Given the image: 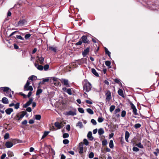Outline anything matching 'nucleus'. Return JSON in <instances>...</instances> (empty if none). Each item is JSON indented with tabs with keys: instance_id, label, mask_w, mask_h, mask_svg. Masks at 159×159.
I'll return each mask as SVG.
<instances>
[{
	"instance_id": "nucleus-15",
	"label": "nucleus",
	"mask_w": 159,
	"mask_h": 159,
	"mask_svg": "<svg viewBox=\"0 0 159 159\" xmlns=\"http://www.w3.org/2000/svg\"><path fill=\"white\" fill-rule=\"evenodd\" d=\"M13 111V109L12 108H8L5 110V112L8 115H10Z\"/></svg>"
},
{
	"instance_id": "nucleus-13",
	"label": "nucleus",
	"mask_w": 159,
	"mask_h": 159,
	"mask_svg": "<svg viewBox=\"0 0 159 159\" xmlns=\"http://www.w3.org/2000/svg\"><path fill=\"white\" fill-rule=\"evenodd\" d=\"M25 22L26 21L25 20H20L18 23L17 26H22L25 25Z\"/></svg>"
},
{
	"instance_id": "nucleus-62",
	"label": "nucleus",
	"mask_w": 159,
	"mask_h": 159,
	"mask_svg": "<svg viewBox=\"0 0 159 159\" xmlns=\"http://www.w3.org/2000/svg\"><path fill=\"white\" fill-rule=\"evenodd\" d=\"M6 157V154H3L1 156V159H4Z\"/></svg>"
},
{
	"instance_id": "nucleus-34",
	"label": "nucleus",
	"mask_w": 159,
	"mask_h": 159,
	"mask_svg": "<svg viewBox=\"0 0 159 159\" xmlns=\"http://www.w3.org/2000/svg\"><path fill=\"white\" fill-rule=\"evenodd\" d=\"M20 103L19 102H16L14 105V108L16 109H18L20 107Z\"/></svg>"
},
{
	"instance_id": "nucleus-28",
	"label": "nucleus",
	"mask_w": 159,
	"mask_h": 159,
	"mask_svg": "<svg viewBox=\"0 0 159 159\" xmlns=\"http://www.w3.org/2000/svg\"><path fill=\"white\" fill-rule=\"evenodd\" d=\"M7 153L8 157H11L14 156V154L13 152L11 151H8Z\"/></svg>"
},
{
	"instance_id": "nucleus-24",
	"label": "nucleus",
	"mask_w": 159,
	"mask_h": 159,
	"mask_svg": "<svg viewBox=\"0 0 159 159\" xmlns=\"http://www.w3.org/2000/svg\"><path fill=\"white\" fill-rule=\"evenodd\" d=\"M104 133V130L102 128H101L98 130V134L99 135H101Z\"/></svg>"
},
{
	"instance_id": "nucleus-12",
	"label": "nucleus",
	"mask_w": 159,
	"mask_h": 159,
	"mask_svg": "<svg viewBox=\"0 0 159 159\" xmlns=\"http://www.w3.org/2000/svg\"><path fill=\"white\" fill-rule=\"evenodd\" d=\"M92 133L91 131H89L88 133L87 137L91 141H92L93 139V137L92 136Z\"/></svg>"
},
{
	"instance_id": "nucleus-29",
	"label": "nucleus",
	"mask_w": 159,
	"mask_h": 159,
	"mask_svg": "<svg viewBox=\"0 0 159 159\" xmlns=\"http://www.w3.org/2000/svg\"><path fill=\"white\" fill-rule=\"evenodd\" d=\"M105 53L106 54H107L108 55V56L109 57H111V52L108 50L107 48L105 47Z\"/></svg>"
},
{
	"instance_id": "nucleus-63",
	"label": "nucleus",
	"mask_w": 159,
	"mask_h": 159,
	"mask_svg": "<svg viewBox=\"0 0 159 159\" xmlns=\"http://www.w3.org/2000/svg\"><path fill=\"white\" fill-rule=\"evenodd\" d=\"M66 129L68 131H69L70 129V126L69 125H68L66 126Z\"/></svg>"
},
{
	"instance_id": "nucleus-19",
	"label": "nucleus",
	"mask_w": 159,
	"mask_h": 159,
	"mask_svg": "<svg viewBox=\"0 0 159 159\" xmlns=\"http://www.w3.org/2000/svg\"><path fill=\"white\" fill-rule=\"evenodd\" d=\"M82 39L84 43H88V42L87 41V38L86 36L84 35L82 37Z\"/></svg>"
},
{
	"instance_id": "nucleus-61",
	"label": "nucleus",
	"mask_w": 159,
	"mask_h": 159,
	"mask_svg": "<svg viewBox=\"0 0 159 159\" xmlns=\"http://www.w3.org/2000/svg\"><path fill=\"white\" fill-rule=\"evenodd\" d=\"M26 110L29 112H30L32 111V109L30 107H28L26 108Z\"/></svg>"
},
{
	"instance_id": "nucleus-33",
	"label": "nucleus",
	"mask_w": 159,
	"mask_h": 159,
	"mask_svg": "<svg viewBox=\"0 0 159 159\" xmlns=\"http://www.w3.org/2000/svg\"><path fill=\"white\" fill-rule=\"evenodd\" d=\"M43 92V90L41 89H38L37 90L36 95H38L40 94L41 93Z\"/></svg>"
},
{
	"instance_id": "nucleus-35",
	"label": "nucleus",
	"mask_w": 159,
	"mask_h": 159,
	"mask_svg": "<svg viewBox=\"0 0 159 159\" xmlns=\"http://www.w3.org/2000/svg\"><path fill=\"white\" fill-rule=\"evenodd\" d=\"M87 112L90 114H93V111L90 108H89L86 109Z\"/></svg>"
},
{
	"instance_id": "nucleus-46",
	"label": "nucleus",
	"mask_w": 159,
	"mask_h": 159,
	"mask_svg": "<svg viewBox=\"0 0 159 159\" xmlns=\"http://www.w3.org/2000/svg\"><path fill=\"white\" fill-rule=\"evenodd\" d=\"M141 126V125L139 123L136 124L134 125V127L136 129L139 128Z\"/></svg>"
},
{
	"instance_id": "nucleus-21",
	"label": "nucleus",
	"mask_w": 159,
	"mask_h": 159,
	"mask_svg": "<svg viewBox=\"0 0 159 159\" xmlns=\"http://www.w3.org/2000/svg\"><path fill=\"white\" fill-rule=\"evenodd\" d=\"M92 73L96 76L98 77L99 76V75L97 72L96 71V70L94 68H92L91 69Z\"/></svg>"
},
{
	"instance_id": "nucleus-8",
	"label": "nucleus",
	"mask_w": 159,
	"mask_h": 159,
	"mask_svg": "<svg viewBox=\"0 0 159 159\" xmlns=\"http://www.w3.org/2000/svg\"><path fill=\"white\" fill-rule=\"evenodd\" d=\"M33 101V99L32 98H31L30 99L29 101L27 102L26 103L24 104L23 106V107L24 108H26L28 106H30L31 103H32Z\"/></svg>"
},
{
	"instance_id": "nucleus-54",
	"label": "nucleus",
	"mask_w": 159,
	"mask_h": 159,
	"mask_svg": "<svg viewBox=\"0 0 159 159\" xmlns=\"http://www.w3.org/2000/svg\"><path fill=\"white\" fill-rule=\"evenodd\" d=\"M63 143L65 144H67L69 143V141L67 139H65L63 140Z\"/></svg>"
},
{
	"instance_id": "nucleus-9",
	"label": "nucleus",
	"mask_w": 159,
	"mask_h": 159,
	"mask_svg": "<svg viewBox=\"0 0 159 159\" xmlns=\"http://www.w3.org/2000/svg\"><path fill=\"white\" fill-rule=\"evenodd\" d=\"M62 90L64 92L67 93L70 95H71L72 94L71 90L70 89H67L66 87H63Z\"/></svg>"
},
{
	"instance_id": "nucleus-14",
	"label": "nucleus",
	"mask_w": 159,
	"mask_h": 159,
	"mask_svg": "<svg viewBox=\"0 0 159 159\" xmlns=\"http://www.w3.org/2000/svg\"><path fill=\"white\" fill-rule=\"evenodd\" d=\"M5 146L7 148H10L13 146V144L11 142L8 141L6 142Z\"/></svg>"
},
{
	"instance_id": "nucleus-10",
	"label": "nucleus",
	"mask_w": 159,
	"mask_h": 159,
	"mask_svg": "<svg viewBox=\"0 0 159 159\" xmlns=\"http://www.w3.org/2000/svg\"><path fill=\"white\" fill-rule=\"evenodd\" d=\"M120 109L118 108L116 109L114 111V113L116 116L118 118L120 117V115L119 113L120 111Z\"/></svg>"
},
{
	"instance_id": "nucleus-7",
	"label": "nucleus",
	"mask_w": 159,
	"mask_h": 159,
	"mask_svg": "<svg viewBox=\"0 0 159 159\" xmlns=\"http://www.w3.org/2000/svg\"><path fill=\"white\" fill-rule=\"evenodd\" d=\"M2 90H3V91L6 92L5 95L6 96H8V93L9 92H11V90L8 87H4L0 88Z\"/></svg>"
},
{
	"instance_id": "nucleus-64",
	"label": "nucleus",
	"mask_w": 159,
	"mask_h": 159,
	"mask_svg": "<svg viewBox=\"0 0 159 159\" xmlns=\"http://www.w3.org/2000/svg\"><path fill=\"white\" fill-rule=\"evenodd\" d=\"M65 156L63 154H61V159H65Z\"/></svg>"
},
{
	"instance_id": "nucleus-60",
	"label": "nucleus",
	"mask_w": 159,
	"mask_h": 159,
	"mask_svg": "<svg viewBox=\"0 0 159 159\" xmlns=\"http://www.w3.org/2000/svg\"><path fill=\"white\" fill-rule=\"evenodd\" d=\"M52 80L54 82H56V81H57V80H58V79L55 77H53L52 78Z\"/></svg>"
},
{
	"instance_id": "nucleus-51",
	"label": "nucleus",
	"mask_w": 159,
	"mask_h": 159,
	"mask_svg": "<svg viewBox=\"0 0 159 159\" xmlns=\"http://www.w3.org/2000/svg\"><path fill=\"white\" fill-rule=\"evenodd\" d=\"M91 122L94 125H96L97 124V122L94 119H91Z\"/></svg>"
},
{
	"instance_id": "nucleus-56",
	"label": "nucleus",
	"mask_w": 159,
	"mask_h": 159,
	"mask_svg": "<svg viewBox=\"0 0 159 159\" xmlns=\"http://www.w3.org/2000/svg\"><path fill=\"white\" fill-rule=\"evenodd\" d=\"M102 145L103 146L106 145L107 143V142L106 140H104L102 141Z\"/></svg>"
},
{
	"instance_id": "nucleus-20",
	"label": "nucleus",
	"mask_w": 159,
	"mask_h": 159,
	"mask_svg": "<svg viewBox=\"0 0 159 159\" xmlns=\"http://www.w3.org/2000/svg\"><path fill=\"white\" fill-rule=\"evenodd\" d=\"M55 126L58 129H60L61 127V123L58 122H56L54 124Z\"/></svg>"
},
{
	"instance_id": "nucleus-47",
	"label": "nucleus",
	"mask_w": 159,
	"mask_h": 159,
	"mask_svg": "<svg viewBox=\"0 0 159 159\" xmlns=\"http://www.w3.org/2000/svg\"><path fill=\"white\" fill-rule=\"evenodd\" d=\"M49 68V65L48 64L44 66L43 67V69H44L45 70H47Z\"/></svg>"
},
{
	"instance_id": "nucleus-38",
	"label": "nucleus",
	"mask_w": 159,
	"mask_h": 159,
	"mask_svg": "<svg viewBox=\"0 0 159 159\" xmlns=\"http://www.w3.org/2000/svg\"><path fill=\"white\" fill-rule=\"evenodd\" d=\"M136 146H137L139 148H143V145L141 143H138L136 144Z\"/></svg>"
},
{
	"instance_id": "nucleus-55",
	"label": "nucleus",
	"mask_w": 159,
	"mask_h": 159,
	"mask_svg": "<svg viewBox=\"0 0 159 159\" xmlns=\"http://www.w3.org/2000/svg\"><path fill=\"white\" fill-rule=\"evenodd\" d=\"M69 136V135L68 133H64L63 134V137L64 138H68Z\"/></svg>"
},
{
	"instance_id": "nucleus-57",
	"label": "nucleus",
	"mask_w": 159,
	"mask_h": 159,
	"mask_svg": "<svg viewBox=\"0 0 159 159\" xmlns=\"http://www.w3.org/2000/svg\"><path fill=\"white\" fill-rule=\"evenodd\" d=\"M132 149L133 151L134 152H138L139 151V149L136 147H134Z\"/></svg>"
},
{
	"instance_id": "nucleus-1",
	"label": "nucleus",
	"mask_w": 159,
	"mask_h": 159,
	"mask_svg": "<svg viewBox=\"0 0 159 159\" xmlns=\"http://www.w3.org/2000/svg\"><path fill=\"white\" fill-rule=\"evenodd\" d=\"M30 81L29 80H27L24 87V91H29L27 95L28 98L31 96L32 93V91L33 90L32 86L30 85Z\"/></svg>"
},
{
	"instance_id": "nucleus-40",
	"label": "nucleus",
	"mask_w": 159,
	"mask_h": 159,
	"mask_svg": "<svg viewBox=\"0 0 159 159\" xmlns=\"http://www.w3.org/2000/svg\"><path fill=\"white\" fill-rule=\"evenodd\" d=\"M115 108V106L114 105H112L110 107V111L111 112H112Z\"/></svg>"
},
{
	"instance_id": "nucleus-5",
	"label": "nucleus",
	"mask_w": 159,
	"mask_h": 159,
	"mask_svg": "<svg viewBox=\"0 0 159 159\" xmlns=\"http://www.w3.org/2000/svg\"><path fill=\"white\" fill-rule=\"evenodd\" d=\"M105 95L106 96V102H109L111 98V92L109 90L107 91Z\"/></svg>"
},
{
	"instance_id": "nucleus-26",
	"label": "nucleus",
	"mask_w": 159,
	"mask_h": 159,
	"mask_svg": "<svg viewBox=\"0 0 159 159\" xmlns=\"http://www.w3.org/2000/svg\"><path fill=\"white\" fill-rule=\"evenodd\" d=\"M118 93L119 95L123 97H124L123 91L122 89H119L118 91Z\"/></svg>"
},
{
	"instance_id": "nucleus-17",
	"label": "nucleus",
	"mask_w": 159,
	"mask_h": 159,
	"mask_svg": "<svg viewBox=\"0 0 159 159\" xmlns=\"http://www.w3.org/2000/svg\"><path fill=\"white\" fill-rule=\"evenodd\" d=\"M37 57L38 58V60L39 61V63L41 64H42L43 63V62L44 61V58L42 57L39 56H37Z\"/></svg>"
},
{
	"instance_id": "nucleus-31",
	"label": "nucleus",
	"mask_w": 159,
	"mask_h": 159,
	"mask_svg": "<svg viewBox=\"0 0 159 159\" xmlns=\"http://www.w3.org/2000/svg\"><path fill=\"white\" fill-rule=\"evenodd\" d=\"M109 147L111 148H113L114 147L113 142L112 140H111L109 142Z\"/></svg>"
},
{
	"instance_id": "nucleus-59",
	"label": "nucleus",
	"mask_w": 159,
	"mask_h": 159,
	"mask_svg": "<svg viewBox=\"0 0 159 159\" xmlns=\"http://www.w3.org/2000/svg\"><path fill=\"white\" fill-rule=\"evenodd\" d=\"M82 43V41L80 40L78 42L76 43H75L76 45H81Z\"/></svg>"
},
{
	"instance_id": "nucleus-50",
	"label": "nucleus",
	"mask_w": 159,
	"mask_h": 159,
	"mask_svg": "<svg viewBox=\"0 0 159 159\" xmlns=\"http://www.w3.org/2000/svg\"><path fill=\"white\" fill-rule=\"evenodd\" d=\"M84 144L86 146L89 144V142L86 139H84L83 140Z\"/></svg>"
},
{
	"instance_id": "nucleus-41",
	"label": "nucleus",
	"mask_w": 159,
	"mask_h": 159,
	"mask_svg": "<svg viewBox=\"0 0 159 159\" xmlns=\"http://www.w3.org/2000/svg\"><path fill=\"white\" fill-rule=\"evenodd\" d=\"M35 118L37 120H39L41 118V116L40 115H35Z\"/></svg>"
},
{
	"instance_id": "nucleus-30",
	"label": "nucleus",
	"mask_w": 159,
	"mask_h": 159,
	"mask_svg": "<svg viewBox=\"0 0 159 159\" xmlns=\"http://www.w3.org/2000/svg\"><path fill=\"white\" fill-rule=\"evenodd\" d=\"M76 126H79L80 128H82L83 125H82V123L81 121H79L76 124Z\"/></svg>"
},
{
	"instance_id": "nucleus-6",
	"label": "nucleus",
	"mask_w": 159,
	"mask_h": 159,
	"mask_svg": "<svg viewBox=\"0 0 159 159\" xmlns=\"http://www.w3.org/2000/svg\"><path fill=\"white\" fill-rule=\"evenodd\" d=\"M131 109L133 110V114L135 116L138 115L137 113V110L134 104L131 102L130 103Z\"/></svg>"
},
{
	"instance_id": "nucleus-58",
	"label": "nucleus",
	"mask_w": 159,
	"mask_h": 159,
	"mask_svg": "<svg viewBox=\"0 0 159 159\" xmlns=\"http://www.w3.org/2000/svg\"><path fill=\"white\" fill-rule=\"evenodd\" d=\"M16 37L17 39L22 40H24V39L22 37V36L20 35H16Z\"/></svg>"
},
{
	"instance_id": "nucleus-43",
	"label": "nucleus",
	"mask_w": 159,
	"mask_h": 159,
	"mask_svg": "<svg viewBox=\"0 0 159 159\" xmlns=\"http://www.w3.org/2000/svg\"><path fill=\"white\" fill-rule=\"evenodd\" d=\"M78 111L81 113H83L84 112V110L82 108L79 107L78 108Z\"/></svg>"
},
{
	"instance_id": "nucleus-11",
	"label": "nucleus",
	"mask_w": 159,
	"mask_h": 159,
	"mask_svg": "<svg viewBox=\"0 0 159 159\" xmlns=\"http://www.w3.org/2000/svg\"><path fill=\"white\" fill-rule=\"evenodd\" d=\"M90 47H88L85 49L82 52V55L83 57H85L87 54L89 53V51Z\"/></svg>"
},
{
	"instance_id": "nucleus-23",
	"label": "nucleus",
	"mask_w": 159,
	"mask_h": 159,
	"mask_svg": "<svg viewBox=\"0 0 159 159\" xmlns=\"http://www.w3.org/2000/svg\"><path fill=\"white\" fill-rule=\"evenodd\" d=\"M2 103L4 104H7L8 102V99L6 97L3 98L2 99Z\"/></svg>"
},
{
	"instance_id": "nucleus-2",
	"label": "nucleus",
	"mask_w": 159,
	"mask_h": 159,
	"mask_svg": "<svg viewBox=\"0 0 159 159\" xmlns=\"http://www.w3.org/2000/svg\"><path fill=\"white\" fill-rule=\"evenodd\" d=\"M83 89L86 92H89L91 90L92 86L91 84L89 82L85 80L83 82Z\"/></svg>"
},
{
	"instance_id": "nucleus-45",
	"label": "nucleus",
	"mask_w": 159,
	"mask_h": 159,
	"mask_svg": "<svg viewBox=\"0 0 159 159\" xmlns=\"http://www.w3.org/2000/svg\"><path fill=\"white\" fill-rule=\"evenodd\" d=\"M126 114V112L125 111L123 110L121 112V116L122 117H124L125 116Z\"/></svg>"
},
{
	"instance_id": "nucleus-36",
	"label": "nucleus",
	"mask_w": 159,
	"mask_h": 159,
	"mask_svg": "<svg viewBox=\"0 0 159 159\" xmlns=\"http://www.w3.org/2000/svg\"><path fill=\"white\" fill-rule=\"evenodd\" d=\"M54 84L55 86H61V84L60 82L58 80L57 81L54 83Z\"/></svg>"
},
{
	"instance_id": "nucleus-53",
	"label": "nucleus",
	"mask_w": 159,
	"mask_h": 159,
	"mask_svg": "<svg viewBox=\"0 0 159 159\" xmlns=\"http://www.w3.org/2000/svg\"><path fill=\"white\" fill-rule=\"evenodd\" d=\"M104 120V119L102 117H99L98 119V121L99 123L102 122Z\"/></svg>"
},
{
	"instance_id": "nucleus-52",
	"label": "nucleus",
	"mask_w": 159,
	"mask_h": 159,
	"mask_svg": "<svg viewBox=\"0 0 159 159\" xmlns=\"http://www.w3.org/2000/svg\"><path fill=\"white\" fill-rule=\"evenodd\" d=\"M9 135L8 133H7L5 134L4 136V138L5 139H7L9 138Z\"/></svg>"
},
{
	"instance_id": "nucleus-48",
	"label": "nucleus",
	"mask_w": 159,
	"mask_h": 159,
	"mask_svg": "<svg viewBox=\"0 0 159 159\" xmlns=\"http://www.w3.org/2000/svg\"><path fill=\"white\" fill-rule=\"evenodd\" d=\"M49 80V78L47 77L45 78L43 80V84H44V82H48Z\"/></svg>"
},
{
	"instance_id": "nucleus-42",
	"label": "nucleus",
	"mask_w": 159,
	"mask_h": 159,
	"mask_svg": "<svg viewBox=\"0 0 159 159\" xmlns=\"http://www.w3.org/2000/svg\"><path fill=\"white\" fill-rule=\"evenodd\" d=\"M31 35L30 34H26L25 36V38L26 39H29L30 37L31 36Z\"/></svg>"
},
{
	"instance_id": "nucleus-39",
	"label": "nucleus",
	"mask_w": 159,
	"mask_h": 159,
	"mask_svg": "<svg viewBox=\"0 0 159 159\" xmlns=\"http://www.w3.org/2000/svg\"><path fill=\"white\" fill-rule=\"evenodd\" d=\"M19 118V113H17L15 116L14 119L15 120H20Z\"/></svg>"
},
{
	"instance_id": "nucleus-25",
	"label": "nucleus",
	"mask_w": 159,
	"mask_h": 159,
	"mask_svg": "<svg viewBox=\"0 0 159 159\" xmlns=\"http://www.w3.org/2000/svg\"><path fill=\"white\" fill-rule=\"evenodd\" d=\"M49 49L54 52H57V48L55 47L52 46H50L48 47Z\"/></svg>"
},
{
	"instance_id": "nucleus-22",
	"label": "nucleus",
	"mask_w": 159,
	"mask_h": 159,
	"mask_svg": "<svg viewBox=\"0 0 159 159\" xmlns=\"http://www.w3.org/2000/svg\"><path fill=\"white\" fill-rule=\"evenodd\" d=\"M21 112L22 113L21 114L20 116H19V119L20 120L22 119L24 116L26 115L27 114V112L26 111H22Z\"/></svg>"
},
{
	"instance_id": "nucleus-18",
	"label": "nucleus",
	"mask_w": 159,
	"mask_h": 159,
	"mask_svg": "<svg viewBox=\"0 0 159 159\" xmlns=\"http://www.w3.org/2000/svg\"><path fill=\"white\" fill-rule=\"evenodd\" d=\"M35 66L39 70H42L43 69V67L41 65H39L36 63L34 64Z\"/></svg>"
},
{
	"instance_id": "nucleus-4",
	"label": "nucleus",
	"mask_w": 159,
	"mask_h": 159,
	"mask_svg": "<svg viewBox=\"0 0 159 159\" xmlns=\"http://www.w3.org/2000/svg\"><path fill=\"white\" fill-rule=\"evenodd\" d=\"M61 82L65 86L66 88L70 87V85L69 83L68 80L67 79H61L60 80Z\"/></svg>"
},
{
	"instance_id": "nucleus-32",
	"label": "nucleus",
	"mask_w": 159,
	"mask_h": 159,
	"mask_svg": "<svg viewBox=\"0 0 159 159\" xmlns=\"http://www.w3.org/2000/svg\"><path fill=\"white\" fill-rule=\"evenodd\" d=\"M49 131H45L44 132L43 135L42 136V137L41 139H44L45 137H46L48 134H49Z\"/></svg>"
},
{
	"instance_id": "nucleus-44",
	"label": "nucleus",
	"mask_w": 159,
	"mask_h": 159,
	"mask_svg": "<svg viewBox=\"0 0 159 159\" xmlns=\"http://www.w3.org/2000/svg\"><path fill=\"white\" fill-rule=\"evenodd\" d=\"M115 82L117 84H122L120 82V80L117 79H115L114 80Z\"/></svg>"
},
{
	"instance_id": "nucleus-3",
	"label": "nucleus",
	"mask_w": 159,
	"mask_h": 159,
	"mask_svg": "<svg viewBox=\"0 0 159 159\" xmlns=\"http://www.w3.org/2000/svg\"><path fill=\"white\" fill-rule=\"evenodd\" d=\"M76 109L75 108H74L72 110L66 112L65 113V115L66 116H75L76 115Z\"/></svg>"
},
{
	"instance_id": "nucleus-49",
	"label": "nucleus",
	"mask_w": 159,
	"mask_h": 159,
	"mask_svg": "<svg viewBox=\"0 0 159 159\" xmlns=\"http://www.w3.org/2000/svg\"><path fill=\"white\" fill-rule=\"evenodd\" d=\"M94 156V153L93 152H91L89 154V157L90 158H93Z\"/></svg>"
},
{
	"instance_id": "nucleus-16",
	"label": "nucleus",
	"mask_w": 159,
	"mask_h": 159,
	"mask_svg": "<svg viewBox=\"0 0 159 159\" xmlns=\"http://www.w3.org/2000/svg\"><path fill=\"white\" fill-rule=\"evenodd\" d=\"M129 133L128 131H126L125 132V138L126 141L128 142V138L129 136Z\"/></svg>"
},
{
	"instance_id": "nucleus-27",
	"label": "nucleus",
	"mask_w": 159,
	"mask_h": 159,
	"mask_svg": "<svg viewBox=\"0 0 159 159\" xmlns=\"http://www.w3.org/2000/svg\"><path fill=\"white\" fill-rule=\"evenodd\" d=\"M37 78V77L36 76L33 75L29 77L28 78V79L32 81L33 80L36 79Z\"/></svg>"
},
{
	"instance_id": "nucleus-37",
	"label": "nucleus",
	"mask_w": 159,
	"mask_h": 159,
	"mask_svg": "<svg viewBox=\"0 0 159 159\" xmlns=\"http://www.w3.org/2000/svg\"><path fill=\"white\" fill-rule=\"evenodd\" d=\"M105 64L106 66L109 67V68H111V66H110L111 62L110 61H106Z\"/></svg>"
}]
</instances>
